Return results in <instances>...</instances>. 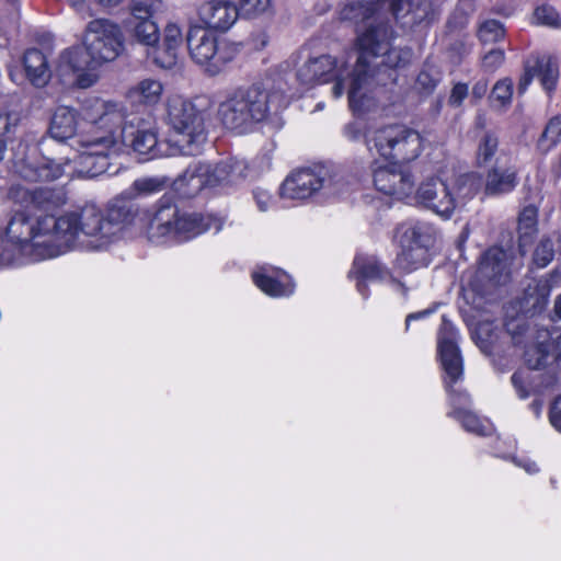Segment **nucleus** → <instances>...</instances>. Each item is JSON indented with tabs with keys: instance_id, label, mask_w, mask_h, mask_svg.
<instances>
[{
	"instance_id": "1",
	"label": "nucleus",
	"mask_w": 561,
	"mask_h": 561,
	"mask_svg": "<svg viewBox=\"0 0 561 561\" xmlns=\"http://www.w3.org/2000/svg\"><path fill=\"white\" fill-rule=\"evenodd\" d=\"M122 237V222L94 207L59 216L16 211L0 240V270L56 259L72 251H106Z\"/></svg>"
},
{
	"instance_id": "2",
	"label": "nucleus",
	"mask_w": 561,
	"mask_h": 561,
	"mask_svg": "<svg viewBox=\"0 0 561 561\" xmlns=\"http://www.w3.org/2000/svg\"><path fill=\"white\" fill-rule=\"evenodd\" d=\"M119 103L100 98L84 100L79 108L57 106L49 119L48 135L65 142L73 140L76 156L64 163L49 158L24 161L18 167L21 178L28 182H48L62 175L96 176L108 167V154L121 150L122 139L110 127L118 123Z\"/></svg>"
},
{
	"instance_id": "3",
	"label": "nucleus",
	"mask_w": 561,
	"mask_h": 561,
	"mask_svg": "<svg viewBox=\"0 0 561 561\" xmlns=\"http://www.w3.org/2000/svg\"><path fill=\"white\" fill-rule=\"evenodd\" d=\"M388 3L393 16L403 25L422 22L428 15V3L414 5L410 0H373L369 3L350 1L344 4L341 19L355 23L365 22L367 27L358 35L359 53L355 64L358 68L376 76L388 69L402 67L410 62L412 51L409 48L390 47L392 31L380 12V3Z\"/></svg>"
},
{
	"instance_id": "4",
	"label": "nucleus",
	"mask_w": 561,
	"mask_h": 561,
	"mask_svg": "<svg viewBox=\"0 0 561 561\" xmlns=\"http://www.w3.org/2000/svg\"><path fill=\"white\" fill-rule=\"evenodd\" d=\"M124 25L99 18L82 34V46L65 49L58 58L56 76L66 87L88 89L96 83V68L117 59L125 50Z\"/></svg>"
},
{
	"instance_id": "5",
	"label": "nucleus",
	"mask_w": 561,
	"mask_h": 561,
	"mask_svg": "<svg viewBox=\"0 0 561 561\" xmlns=\"http://www.w3.org/2000/svg\"><path fill=\"white\" fill-rule=\"evenodd\" d=\"M167 0H130L124 28L133 43L146 48L151 61L162 68H173L186 41L184 25L169 20L162 28L157 18L168 12Z\"/></svg>"
},
{
	"instance_id": "6",
	"label": "nucleus",
	"mask_w": 561,
	"mask_h": 561,
	"mask_svg": "<svg viewBox=\"0 0 561 561\" xmlns=\"http://www.w3.org/2000/svg\"><path fill=\"white\" fill-rule=\"evenodd\" d=\"M288 103L289 99L279 89L262 84L239 87L225 92L218 103L217 116L226 128L245 133Z\"/></svg>"
},
{
	"instance_id": "7",
	"label": "nucleus",
	"mask_w": 561,
	"mask_h": 561,
	"mask_svg": "<svg viewBox=\"0 0 561 561\" xmlns=\"http://www.w3.org/2000/svg\"><path fill=\"white\" fill-rule=\"evenodd\" d=\"M458 332L447 320H443L438 332V354L445 373L444 381L453 407L449 413L458 420L467 432L477 435H489L493 431L492 424L486 419H480L470 407L469 396L455 389L454 385L462 377V358L457 345Z\"/></svg>"
},
{
	"instance_id": "8",
	"label": "nucleus",
	"mask_w": 561,
	"mask_h": 561,
	"mask_svg": "<svg viewBox=\"0 0 561 561\" xmlns=\"http://www.w3.org/2000/svg\"><path fill=\"white\" fill-rule=\"evenodd\" d=\"M482 186L477 173L450 179L428 175L415 186L410 204L420 205L442 219H450L471 201Z\"/></svg>"
},
{
	"instance_id": "9",
	"label": "nucleus",
	"mask_w": 561,
	"mask_h": 561,
	"mask_svg": "<svg viewBox=\"0 0 561 561\" xmlns=\"http://www.w3.org/2000/svg\"><path fill=\"white\" fill-rule=\"evenodd\" d=\"M221 227V220L215 216L181 210L162 199L150 218L147 234L149 241L157 245H173L210 230L218 232Z\"/></svg>"
},
{
	"instance_id": "10",
	"label": "nucleus",
	"mask_w": 561,
	"mask_h": 561,
	"mask_svg": "<svg viewBox=\"0 0 561 561\" xmlns=\"http://www.w3.org/2000/svg\"><path fill=\"white\" fill-rule=\"evenodd\" d=\"M165 122L172 130V153L193 156L206 141L205 118L192 100L182 95L169 96L165 105Z\"/></svg>"
},
{
	"instance_id": "11",
	"label": "nucleus",
	"mask_w": 561,
	"mask_h": 561,
	"mask_svg": "<svg viewBox=\"0 0 561 561\" xmlns=\"http://www.w3.org/2000/svg\"><path fill=\"white\" fill-rule=\"evenodd\" d=\"M247 175V164L234 158L211 164L195 162L175 181V187L184 196L191 197L202 188L227 187L241 182Z\"/></svg>"
},
{
	"instance_id": "12",
	"label": "nucleus",
	"mask_w": 561,
	"mask_h": 561,
	"mask_svg": "<svg viewBox=\"0 0 561 561\" xmlns=\"http://www.w3.org/2000/svg\"><path fill=\"white\" fill-rule=\"evenodd\" d=\"M366 145L371 154L407 165L423 151V137L404 125H388L369 133Z\"/></svg>"
},
{
	"instance_id": "13",
	"label": "nucleus",
	"mask_w": 561,
	"mask_h": 561,
	"mask_svg": "<svg viewBox=\"0 0 561 561\" xmlns=\"http://www.w3.org/2000/svg\"><path fill=\"white\" fill-rule=\"evenodd\" d=\"M400 252L396 264L404 272L425 267L431 262V249L436 240L434 226L426 221L409 220L397 228Z\"/></svg>"
},
{
	"instance_id": "14",
	"label": "nucleus",
	"mask_w": 561,
	"mask_h": 561,
	"mask_svg": "<svg viewBox=\"0 0 561 561\" xmlns=\"http://www.w3.org/2000/svg\"><path fill=\"white\" fill-rule=\"evenodd\" d=\"M119 107V121L110 129L122 139L123 146L119 151L108 154V159L119 156L127 147H130L140 156H147L149 159L160 157L162 153L159 150L156 117L150 113L124 117L121 104Z\"/></svg>"
},
{
	"instance_id": "15",
	"label": "nucleus",
	"mask_w": 561,
	"mask_h": 561,
	"mask_svg": "<svg viewBox=\"0 0 561 561\" xmlns=\"http://www.w3.org/2000/svg\"><path fill=\"white\" fill-rule=\"evenodd\" d=\"M348 54L312 57L298 68L297 78L306 85L333 82L332 95L334 99H340L346 90V81L354 69Z\"/></svg>"
},
{
	"instance_id": "16",
	"label": "nucleus",
	"mask_w": 561,
	"mask_h": 561,
	"mask_svg": "<svg viewBox=\"0 0 561 561\" xmlns=\"http://www.w3.org/2000/svg\"><path fill=\"white\" fill-rule=\"evenodd\" d=\"M188 54L192 60L205 67L210 75L218 73L233 58V48L214 31L193 25L186 33Z\"/></svg>"
},
{
	"instance_id": "17",
	"label": "nucleus",
	"mask_w": 561,
	"mask_h": 561,
	"mask_svg": "<svg viewBox=\"0 0 561 561\" xmlns=\"http://www.w3.org/2000/svg\"><path fill=\"white\" fill-rule=\"evenodd\" d=\"M371 173L377 191L398 201L410 203L415 188V179L411 168L393 161H388L387 164L374 161Z\"/></svg>"
},
{
	"instance_id": "18",
	"label": "nucleus",
	"mask_w": 561,
	"mask_h": 561,
	"mask_svg": "<svg viewBox=\"0 0 561 561\" xmlns=\"http://www.w3.org/2000/svg\"><path fill=\"white\" fill-rule=\"evenodd\" d=\"M348 278L355 280L356 289L364 299L369 297L367 282H379L398 293H405L403 284L397 280L374 255H356Z\"/></svg>"
},
{
	"instance_id": "19",
	"label": "nucleus",
	"mask_w": 561,
	"mask_h": 561,
	"mask_svg": "<svg viewBox=\"0 0 561 561\" xmlns=\"http://www.w3.org/2000/svg\"><path fill=\"white\" fill-rule=\"evenodd\" d=\"M370 73L354 65L351 77L346 81L348 104L351 111L358 117L364 116L378 108L379 102L373 89Z\"/></svg>"
},
{
	"instance_id": "20",
	"label": "nucleus",
	"mask_w": 561,
	"mask_h": 561,
	"mask_svg": "<svg viewBox=\"0 0 561 561\" xmlns=\"http://www.w3.org/2000/svg\"><path fill=\"white\" fill-rule=\"evenodd\" d=\"M324 182L325 178L319 170L311 168L297 169L283 181L279 187V196L290 201H307L324 186Z\"/></svg>"
},
{
	"instance_id": "21",
	"label": "nucleus",
	"mask_w": 561,
	"mask_h": 561,
	"mask_svg": "<svg viewBox=\"0 0 561 561\" xmlns=\"http://www.w3.org/2000/svg\"><path fill=\"white\" fill-rule=\"evenodd\" d=\"M239 15L238 5L232 0H208L198 8L199 20L210 31L230 30Z\"/></svg>"
},
{
	"instance_id": "22",
	"label": "nucleus",
	"mask_w": 561,
	"mask_h": 561,
	"mask_svg": "<svg viewBox=\"0 0 561 561\" xmlns=\"http://www.w3.org/2000/svg\"><path fill=\"white\" fill-rule=\"evenodd\" d=\"M252 279L265 295L274 298L290 296L295 290L291 277L270 265L256 267L252 273Z\"/></svg>"
},
{
	"instance_id": "23",
	"label": "nucleus",
	"mask_w": 561,
	"mask_h": 561,
	"mask_svg": "<svg viewBox=\"0 0 561 561\" xmlns=\"http://www.w3.org/2000/svg\"><path fill=\"white\" fill-rule=\"evenodd\" d=\"M164 84L160 79L147 77L130 84L125 99L134 106L153 107L162 100Z\"/></svg>"
},
{
	"instance_id": "24",
	"label": "nucleus",
	"mask_w": 561,
	"mask_h": 561,
	"mask_svg": "<svg viewBox=\"0 0 561 561\" xmlns=\"http://www.w3.org/2000/svg\"><path fill=\"white\" fill-rule=\"evenodd\" d=\"M560 278V274L554 271L548 277L529 284L524 294L523 308L534 313L540 312L547 306L550 291Z\"/></svg>"
},
{
	"instance_id": "25",
	"label": "nucleus",
	"mask_w": 561,
	"mask_h": 561,
	"mask_svg": "<svg viewBox=\"0 0 561 561\" xmlns=\"http://www.w3.org/2000/svg\"><path fill=\"white\" fill-rule=\"evenodd\" d=\"M526 364L533 369H539L554 362L561 363V335L550 343L540 342L531 345L525 352Z\"/></svg>"
},
{
	"instance_id": "26",
	"label": "nucleus",
	"mask_w": 561,
	"mask_h": 561,
	"mask_svg": "<svg viewBox=\"0 0 561 561\" xmlns=\"http://www.w3.org/2000/svg\"><path fill=\"white\" fill-rule=\"evenodd\" d=\"M508 254L501 248H490L482 256L479 265V273L482 277L496 283L502 280L508 272Z\"/></svg>"
},
{
	"instance_id": "27",
	"label": "nucleus",
	"mask_w": 561,
	"mask_h": 561,
	"mask_svg": "<svg viewBox=\"0 0 561 561\" xmlns=\"http://www.w3.org/2000/svg\"><path fill=\"white\" fill-rule=\"evenodd\" d=\"M23 64L26 77L33 85L42 88L47 84L51 75L47 58L41 50H27L24 55Z\"/></svg>"
},
{
	"instance_id": "28",
	"label": "nucleus",
	"mask_w": 561,
	"mask_h": 561,
	"mask_svg": "<svg viewBox=\"0 0 561 561\" xmlns=\"http://www.w3.org/2000/svg\"><path fill=\"white\" fill-rule=\"evenodd\" d=\"M516 183V170L513 167H505L497 159L495 167L486 176L485 191L488 194H503L511 192Z\"/></svg>"
},
{
	"instance_id": "29",
	"label": "nucleus",
	"mask_w": 561,
	"mask_h": 561,
	"mask_svg": "<svg viewBox=\"0 0 561 561\" xmlns=\"http://www.w3.org/2000/svg\"><path fill=\"white\" fill-rule=\"evenodd\" d=\"M167 185L168 181L165 178H141L136 180L124 194L128 198L147 197L162 192Z\"/></svg>"
},
{
	"instance_id": "30",
	"label": "nucleus",
	"mask_w": 561,
	"mask_h": 561,
	"mask_svg": "<svg viewBox=\"0 0 561 561\" xmlns=\"http://www.w3.org/2000/svg\"><path fill=\"white\" fill-rule=\"evenodd\" d=\"M536 69V76L539 79L542 88L550 93L558 84L559 80V67L556 60L551 58H540L534 64Z\"/></svg>"
},
{
	"instance_id": "31",
	"label": "nucleus",
	"mask_w": 561,
	"mask_h": 561,
	"mask_svg": "<svg viewBox=\"0 0 561 561\" xmlns=\"http://www.w3.org/2000/svg\"><path fill=\"white\" fill-rule=\"evenodd\" d=\"M31 196L32 202L44 209L57 208L66 203V196L61 190L41 187L33 191Z\"/></svg>"
},
{
	"instance_id": "32",
	"label": "nucleus",
	"mask_w": 561,
	"mask_h": 561,
	"mask_svg": "<svg viewBox=\"0 0 561 561\" xmlns=\"http://www.w3.org/2000/svg\"><path fill=\"white\" fill-rule=\"evenodd\" d=\"M238 9L244 19H256L272 10V0H239Z\"/></svg>"
},
{
	"instance_id": "33",
	"label": "nucleus",
	"mask_w": 561,
	"mask_h": 561,
	"mask_svg": "<svg viewBox=\"0 0 561 561\" xmlns=\"http://www.w3.org/2000/svg\"><path fill=\"white\" fill-rule=\"evenodd\" d=\"M513 96V81L508 78L499 80L492 89L490 100L493 106H507Z\"/></svg>"
},
{
	"instance_id": "34",
	"label": "nucleus",
	"mask_w": 561,
	"mask_h": 561,
	"mask_svg": "<svg viewBox=\"0 0 561 561\" xmlns=\"http://www.w3.org/2000/svg\"><path fill=\"white\" fill-rule=\"evenodd\" d=\"M559 141H561V115L550 119L539 139V148L542 151H549Z\"/></svg>"
},
{
	"instance_id": "35",
	"label": "nucleus",
	"mask_w": 561,
	"mask_h": 561,
	"mask_svg": "<svg viewBox=\"0 0 561 561\" xmlns=\"http://www.w3.org/2000/svg\"><path fill=\"white\" fill-rule=\"evenodd\" d=\"M505 31L502 24L495 20H489L481 24L478 36L484 44L499 42L504 37Z\"/></svg>"
},
{
	"instance_id": "36",
	"label": "nucleus",
	"mask_w": 561,
	"mask_h": 561,
	"mask_svg": "<svg viewBox=\"0 0 561 561\" xmlns=\"http://www.w3.org/2000/svg\"><path fill=\"white\" fill-rule=\"evenodd\" d=\"M497 137L485 134L479 142L477 160L479 164L488 163L497 150Z\"/></svg>"
},
{
	"instance_id": "37",
	"label": "nucleus",
	"mask_w": 561,
	"mask_h": 561,
	"mask_svg": "<svg viewBox=\"0 0 561 561\" xmlns=\"http://www.w3.org/2000/svg\"><path fill=\"white\" fill-rule=\"evenodd\" d=\"M512 383L520 399H526L530 394V391L534 390V386L530 382V375L526 370L516 371L512 376Z\"/></svg>"
},
{
	"instance_id": "38",
	"label": "nucleus",
	"mask_w": 561,
	"mask_h": 561,
	"mask_svg": "<svg viewBox=\"0 0 561 561\" xmlns=\"http://www.w3.org/2000/svg\"><path fill=\"white\" fill-rule=\"evenodd\" d=\"M553 244L551 240H542L534 253V262L538 267H546L553 259Z\"/></svg>"
},
{
	"instance_id": "39",
	"label": "nucleus",
	"mask_w": 561,
	"mask_h": 561,
	"mask_svg": "<svg viewBox=\"0 0 561 561\" xmlns=\"http://www.w3.org/2000/svg\"><path fill=\"white\" fill-rule=\"evenodd\" d=\"M534 19L537 24L556 26L560 23L559 13L550 5H541L535 10Z\"/></svg>"
},
{
	"instance_id": "40",
	"label": "nucleus",
	"mask_w": 561,
	"mask_h": 561,
	"mask_svg": "<svg viewBox=\"0 0 561 561\" xmlns=\"http://www.w3.org/2000/svg\"><path fill=\"white\" fill-rule=\"evenodd\" d=\"M505 55L502 49H492L482 58V69L485 72H494L504 62Z\"/></svg>"
},
{
	"instance_id": "41",
	"label": "nucleus",
	"mask_w": 561,
	"mask_h": 561,
	"mask_svg": "<svg viewBox=\"0 0 561 561\" xmlns=\"http://www.w3.org/2000/svg\"><path fill=\"white\" fill-rule=\"evenodd\" d=\"M536 210L534 208H525L520 214L518 229L523 236H527L535 230Z\"/></svg>"
},
{
	"instance_id": "42",
	"label": "nucleus",
	"mask_w": 561,
	"mask_h": 561,
	"mask_svg": "<svg viewBox=\"0 0 561 561\" xmlns=\"http://www.w3.org/2000/svg\"><path fill=\"white\" fill-rule=\"evenodd\" d=\"M19 117L16 114L0 115V140H4L13 134L18 126Z\"/></svg>"
},
{
	"instance_id": "43",
	"label": "nucleus",
	"mask_w": 561,
	"mask_h": 561,
	"mask_svg": "<svg viewBox=\"0 0 561 561\" xmlns=\"http://www.w3.org/2000/svg\"><path fill=\"white\" fill-rule=\"evenodd\" d=\"M253 197L255 199L256 206L261 211H267L274 205V198L271 193L264 188L256 187L253 191Z\"/></svg>"
},
{
	"instance_id": "44",
	"label": "nucleus",
	"mask_w": 561,
	"mask_h": 561,
	"mask_svg": "<svg viewBox=\"0 0 561 561\" xmlns=\"http://www.w3.org/2000/svg\"><path fill=\"white\" fill-rule=\"evenodd\" d=\"M468 95V85L465 83H457L454 85L450 96H449V103L455 106H459L462 101Z\"/></svg>"
},
{
	"instance_id": "45",
	"label": "nucleus",
	"mask_w": 561,
	"mask_h": 561,
	"mask_svg": "<svg viewBox=\"0 0 561 561\" xmlns=\"http://www.w3.org/2000/svg\"><path fill=\"white\" fill-rule=\"evenodd\" d=\"M416 83L422 90L430 92L435 88L437 78L433 77L428 71H421L417 76Z\"/></svg>"
},
{
	"instance_id": "46",
	"label": "nucleus",
	"mask_w": 561,
	"mask_h": 561,
	"mask_svg": "<svg viewBox=\"0 0 561 561\" xmlns=\"http://www.w3.org/2000/svg\"><path fill=\"white\" fill-rule=\"evenodd\" d=\"M512 460L517 467L524 469L528 474H535L539 472V467L537 463L527 457H513Z\"/></svg>"
},
{
	"instance_id": "47",
	"label": "nucleus",
	"mask_w": 561,
	"mask_h": 561,
	"mask_svg": "<svg viewBox=\"0 0 561 561\" xmlns=\"http://www.w3.org/2000/svg\"><path fill=\"white\" fill-rule=\"evenodd\" d=\"M550 422L552 426L561 432V396L556 399L550 411Z\"/></svg>"
},
{
	"instance_id": "48",
	"label": "nucleus",
	"mask_w": 561,
	"mask_h": 561,
	"mask_svg": "<svg viewBox=\"0 0 561 561\" xmlns=\"http://www.w3.org/2000/svg\"><path fill=\"white\" fill-rule=\"evenodd\" d=\"M537 77L536 76V69L534 68V65H530V62H527L525 67V72L519 80L518 89L520 92H524L528 85L531 83L533 79Z\"/></svg>"
},
{
	"instance_id": "49",
	"label": "nucleus",
	"mask_w": 561,
	"mask_h": 561,
	"mask_svg": "<svg viewBox=\"0 0 561 561\" xmlns=\"http://www.w3.org/2000/svg\"><path fill=\"white\" fill-rule=\"evenodd\" d=\"M488 92V81L480 80L474 83L471 91V96L476 100L482 99Z\"/></svg>"
},
{
	"instance_id": "50",
	"label": "nucleus",
	"mask_w": 561,
	"mask_h": 561,
	"mask_svg": "<svg viewBox=\"0 0 561 561\" xmlns=\"http://www.w3.org/2000/svg\"><path fill=\"white\" fill-rule=\"evenodd\" d=\"M506 329H507V332L512 335L513 340H515V341L517 339V335L522 334L525 330L524 325H522L520 319H516V320H512V321L507 322Z\"/></svg>"
},
{
	"instance_id": "51",
	"label": "nucleus",
	"mask_w": 561,
	"mask_h": 561,
	"mask_svg": "<svg viewBox=\"0 0 561 561\" xmlns=\"http://www.w3.org/2000/svg\"><path fill=\"white\" fill-rule=\"evenodd\" d=\"M344 136L350 140H358L360 137V128L356 123H351L344 128Z\"/></svg>"
},
{
	"instance_id": "52",
	"label": "nucleus",
	"mask_w": 561,
	"mask_h": 561,
	"mask_svg": "<svg viewBox=\"0 0 561 561\" xmlns=\"http://www.w3.org/2000/svg\"><path fill=\"white\" fill-rule=\"evenodd\" d=\"M70 5L82 15H90V8L87 0H67Z\"/></svg>"
},
{
	"instance_id": "53",
	"label": "nucleus",
	"mask_w": 561,
	"mask_h": 561,
	"mask_svg": "<svg viewBox=\"0 0 561 561\" xmlns=\"http://www.w3.org/2000/svg\"><path fill=\"white\" fill-rule=\"evenodd\" d=\"M435 310H436L435 308H428V309H425V310H422L419 312L410 313L405 319L407 329L409 328L411 321L424 319V318L428 317L430 314H432L433 312H435Z\"/></svg>"
},
{
	"instance_id": "54",
	"label": "nucleus",
	"mask_w": 561,
	"mask_h": 561,
	"mask_svg": "<svg viewBox=\"0 0 561 561\" xmlns=\"http://www.w3.org/2000/svg\"><path fill=\"white\" fill-rule=\"evenodd\" d=\"M103 8H114L121 4L124 0H94Z\"/></svg>"
},
{
	"instance_id": "55",
	"label": "nucleus",
	"mask_w": 561,
	"mask_h": 561,
	"mask_svg": "<svg viewBox=\"0 0 561 561\" xmlns=\"http://www.w3.org/2000/svg\"><path fill=\"white\" fill-rule=\"evenodd\" d=\"M267 39H268V38H267V35H266L265 33H263V34H261V35L259 36L257 41H256V39H253V41H254V46H255L256 48H262V47H264V46L266 45Z\"/></svg>"
},
{
	"instance_id": "56",
	"label": "nucleus",
	"mask_w": 561,
	"mask_h": 561,
	"mask_svg": "<svg viewBox=\"0 0 561 561\" xmlns=\"http://www.w3.org/2000/svg\"><path fill=\"white\" fill-rule=\"evenodd\" d=\"M554 312L556 316L561 319V295L556 300Z\"/></svg>"
},
{
	"instance_id": "57",
	"label": "nucleus",
	"mask_w": 561,
	"mask_h": 561,
	"mask_svg": "<svg viewBox=\"0 0 561 561\" xmlns=\"http://www.w3.org/2000/svg\"><path fill=\"white\" fill-rule=\"evenodd\" d=\"M4 149H5V141L4 140H0V160L3 157Z\"/></svg>"
},
{
	"instance_id": "58",
	"label": "nucleus",
	"mask_w": 561,
	"mask_h": 561,
	"mask_svg": "<svg viewBox=\"0 0 561 561\" xmlns=\"http://www.w3.org/2000/svg\"><path fill=\"white\" fill-rule=\"evenodd\" d=\"M539 410H540V407L539 405H536V413L538 414L539 413Z\"/></svg>"
},
{
	"instance_id": "59",
	"label": "nucleus",
	"mask_w": 561,
	"mask_h": 561,
	"mask_svg": "<svg viewBox=\"0 0 561 561\" xmlns=\"http://www.w3.org/2000/svg\"><path fill=\"white\" fill-rule=\"evenodd\" d=\"M322 107H323V106H322V104H321V103H319V104L317 105V108H318V110H321Z\"/></svg>"
}]
</instances>
